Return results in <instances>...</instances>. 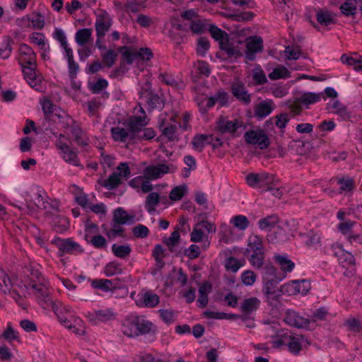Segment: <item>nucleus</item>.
<instances>
[{"mask_svg": "<svg viewBox=\"0 0 362 362\" xmlns=\"http://www.w3.org/2000/svg\"><path fill=\"white\" fill-rule=\"evenodd\" d=\"M25 287L27 289L31 288L33 290V295L42 308H52V311L57 316H59V318H61V308H63L66 312L70 311V308L66 307L62 301L53 299L51 288L46 279H43V281L39 282H36L35 280H32L28 285H25Z\"/></svg>", "mask_w": 362, "mask_h": 362, "instance_id": "1", "label": "nucleus"}, {"mask_svg": "<svg viewBox=\"0 0 362 362\" xmlns=\"http://www.w3.org/2000/svg\"><path fill=\"white\" fill-rule=\"evenodd\" d=\"M139 96L148 112L155 110L160 111L165 106L163 95L153 90L151 83L148 81L141 88Z\"/></svg>", "mask_w": 362, "mask_h": 362, "instance_id": "2", "label": "nucleus"}, {"mask_svg": "<svg viewBox=\"0 0 362 362\" xmlns=\"http://www.w3.org/2000/svg\"><path fill=\"white\" fill-rule=\"evenodd\" d=\"M139 111L142 115H132L125 120L124 126L126 127L132 135V143L136 142V138L141 133L142 129L149 122L146 112L139 104Z\"/></svg>", "mask_w": 362, "mask_h": 362, "instance_id": "3", "label": "nucleus"}, {"mask_svg": "<svg viewBox=\"0 0 362 362\" xmlns=\"http://www.w3.org/2000/svg\"><path fill=\"white\" fill-rule=\"evenodd\" d=\"M131 175L130 168L127 163H120L107 179L101 184L105 188L112 190L116 189L122 183V178L127 179Z\"/></svg>", "mask_w": 362, "mask_h": 362, "instance_id": "4", "label": "nucleus"}, {"mask_svg": "<svg viewBox=\"0 0 362 362\" xmlns=\"http://www.w3.org/2000/svg\"><path fill=\"white\" fill-rule=\"evenodd\" d=\"M273 181V175L268 173H249L245 176L247 185L262 192L272 189L270 185Z\"/></svg>", "mask_w": 362, "mask_h": 362, "instance_id": "5", "label": "nucleus"}, {"mask_svg": "<svg viewBox=\"0 0 362 362\" xmlns=\"http://www.w3.org/2000/svg\"><path fill=\"white\" fill-rule=\"evenodd\" d=\"M244 138L247 144L257 145L260 149H265L269 146V139L262 129L246 132Z\"/></svg>", "mask_w": 362, "mask_h": 362, "instance_id": "6", "label": "nucleus"}, {"mask_svg": "<svg viewBox=\"0 0 362 362\" xmlns=\"http://www.w3.org/2000/svg\"><path fill=\"white\" fill-rule=\"evenodd\" d=\"M21 68L28 83L36 90L42 92L44 90L42 76L37 74L36 66L25 65Z\"/></svg>", "mask_w": 362, "mask_h": 362, "instance_id": "7", "label": "nucleus"}, {"mask_svg": "<svg viewBox=\"0 0 362 362\" xmlns=\"http://www.w3.org/2000/svg\"><path fill=\"white\" fill-rule=\"evenodd\" d=\"M117 315V313L112 308L96 310L93 312H88L86 315L88 320L94 325H97L98 322L114 320Z\"/></svg>", "mask_w": 362, "mask_h": 362, "instance_id": "8", "label": "nucleus"}, {"mask_svg": "<svg viewBox=\"0 0 362 362\" xmlns=\"http://www.w3.org/2000/svg\"><path fill=\"white\" fill-rule=\"evenodd\" d=\"M243 126V122L238 119L228 120L223 117H220L216 121V128L221 134L229 133L233 136H238L236 132Z\"/></svg>", "mask_w": 362, "mask_h": 362, "instance_id": "9", "label": "nucleus"}, {"mask_svg": "<svg viewBox=\"0 0 362 362\" xmlns=\"http://www.w3.org/2000/svg\"><path fill=\"white\" fill-rule=\"evenodd\" d=\"M51 243L58 247L60 256L66 253L72 254L75 251L82 252L81 245L71 238L62 239L59 237H54Z\"/></svg>", "mask_w": 362, "mask_h": 362, "instance_id": "10", "label": "nucleus"}, {"mask_svg": "<svg viewBox=\"0 0 362 362\" xmlns=\"http://www.w3.org/2000/svg\"><path fill=\"white\" fill-rule=\"evenodd\" d=\"M240 41L237 42H232L229 38H225L224 41H221L219 48L227 55L228 59H237L243 56V48L240 47Z\"/></svg>", "mask_w": 362, "mask_h": 362, "instance_id": "11", "label": "nucleus"}, {"mask_svg": "<svg viewBox=\"0 0 362 362\" xmlns=\"http://www.w3.org/2000/svg\"><path fill=\"white\" fill-rule=\"evenodd\" d=\"M18 61L21 66H36V54L29 45L22 43L18 49Z\"/></svg>", "mask_w": 362, "mask_h": 362, "instance_id": "12", "label": "nucleus"}, {"mask_svg": "<svg viewBox=\"0 0 362 362\" xmlns=\"http://www.w3.org/2000/svg\"><path fill=\"white\" fill-rule=\"evenodd\" d=\"M245 57L247 59L253 61L255 59V54L263 49V40L262 37L255 36L249 37L246 39Z\"/></svg>", "mask_w": 362, "mask_h": 362, "instance_id": "13", "label": "nucleus"}, {"mask_svg": "<svg viewBox=\"0 0 362 362\" xmlns=\"http://www.w3.org/2000/svg\"><path fill=\"white\" fill-rule=\"evenodd\" d=\"M112 25V19L110 15L106 11H103L100 13L95 21V30L96 35L99 37H104L106 33H107Z\"/></svg>", "mask_w": 362, "mask_h": 362, "instance_id": "14", "label": "nucleus"}, {"mask_svg": "<svg viewBox=\"0 0 362 362\" xmlns=\"http://www.w3.org/2000/svg\"><path fill=\"white\" fill-rule=\"evenodd\" d=\"M136 319V337L141 335L155 333L156 331V325L148 320L144 315H135Z\"/></svg>", "mask_w": 362, "mask_h": 362, "instance_id": "15", "label": "nucleus"}, {"mask_svg": "<svg viewBox=\"0 0 362 362\" xmlns=\"http://www.w3.org/2000/svg\"><path fill=\"white\" fill-rule=\"evenodd\" d=\"M159 129L162 135L169 141L178 140L177 125L176 124H173L166 119H160Z\"/></svg>", "mask_w": 362, "mask_h": 362, "instance_id": "16", "label": "nucleus"}, {"mask_svg": "<svg viewBox=\"0 0 362 362\" xmlns=\"http://www.w3.org/2000/svg\"><path fill=\"white\" fill-rule=\"evenodd\" d=\"M260 274L262 281H282L286 275L281 274L272 264H266L261 268Z\"/></svg>", "mask_w": 362, "mask_h": 362, "instance_id": "17", "label": "nucleus"}, {"mask_svg": "<svg viewBox=\"0 0 362 362\" xmlns=\"http://www.w3.org/2000/svg\"><path fill=\"white\" fill-rule=\"evenodd\" d=\"M331 248L334 255L338 258L339 262L344 267L354 265L355 258L354 255L350 252L344 251L340 245L333 244Z\"/></svg>", "mask_w": 362, "mask_h": 362, "instance_id": "18", "label": "nucleus"}, {"mask_svg": "<svg viewBox=\"0 0 362 362\" xmlns=\"http://www.w3.org/2000/svg\"><path fill=\"white\" fill-rule=\"evenodd\" d=\"M284 322L287 325L297 328L307 327L310 323L309 320L300 316L298 313L292 310L286 311Z\"/></svg>", "mask_w": 362, "mask_h": 362, "instance_id": "19", "label": "nucleus"}, {"mask_svg": "<svg viewBox=\"0 0 362 362\" xmlns=\"http://www.w3.org/2000/svg\"><path fill=\"white\" fill-rule=\"evenodd\" d=\"M138 297L136 303L139 307L155 308L160 301L159 296L151 291L138 294Z\"/></svg>", "mask_w": 362, "mask_h": 362, "instance_id": "20", "label": "nucleus"}, {"mask_svg": "<svg viewBox=\"0 0 362 362\" xmlns=\"http://www.w3.org/2000/svg\"><path fill=\"white\" fill-rule=\"evenodd\" d=\"M169 172V165L164 163H160L146 168L144 170V175L145 177L149 180H156Z\"/></svg>", "mask_w": 362, "mask_h": 362, "instance_id": "21", "label": "nucleus"}, {"mask_svg": "<svg viewBox=\"0 0 362 362\" xmlns=\"http://www.w3.org/2000/svg\"><path fill=\"white\" fill-rule=\"evenodd\" d=\"M274 107L272 100H262L255 105L254 115L258 119H262L270 115L274 109Z\"/></svg>", "mask_w": 362, "mask_h": 362, "instance_id": "22", "label": "nucleus"}, {"mask_svg": "<svg viewBox=\"0 0 362 362\" xmlns=\"http://www.w3.org/2000/svg\"><path fill=\"white\" fill-rule=\"evenodd\" d=\"M36 196L37 203L35 204V206L39 209H45L49 214V218L59 212V204L57 201L48 202L47 200H44L40 192H37Z\"/></svg>", "mask_w": 362, "mask_h": 362, "instance_id": "23", "label": "nucleus"}, {"mask_svg": "<svg viewBox=\"0 0 362 362\" xmlns=\"http://www.w3.org/2000/svg\"><path fill=\"white\" fill-rule=\"evenodd\" d=\"M112 221L117 224H132L135 221V214H129L124 209L119 207L113 212Z\"/></svg>", "mask_w": 362, "mask_h": 362, "instance_id": "24", "label": "nucleus"}, {"mask_svg": "<svg viewBox=\"0 0 362 362\" xmlns=\"http://www.w3.org/2000/svg\"><path fill=\"white\" fill-rule=\"evenodd\" d=\"M281 281H262V291L268 300H277L280 296L281 289H279L277 284Z\"/></svg>", "mask_w": 362, "mask_h": 362, "instance_id": "25", "label": "nucleus"}, {"mask_svg": "<svg viewBox=\"0 0 362 362\" xmlns=\"http://www.w3.org/2000/svg\"><path fill=\"white\" fill-rule=\"evenodd\" d=\"M233 95L245 105L251 102V95L247 93L245 86L242 83H234L231 86Z\"/></svg>", "mask_w": 362, "mask_h": 362, "instance_id": "26", "label": "nucleus"}, {"mask_svg": "<svg viewBox=\"0 0 362 362\" xmlns=\"http://www.w3.org/2000/svg\"><path fill=\"white\" fill-rule=\"evenodd\" d=\"M112 138L117 142H132V135L128 129L124 127H115L110 129Z\"/></svg>", "mask_w": 362, "mask_h": 362, "instance_id": "27", "label": "nucleus"}, {"mask_svg": "<svg viewBox=\"0 0 362 362\" xmlns=\"http://www.w3.org/2000/svg\"><path fill=\"white\" fill-rule=\"evenodd\" d=\"M327 109L332 113L339 115L344 120H346L350 117L346 106L340 103L338 100H330L327 104Z\"/></svg>", "mask_w": 362, "mask_h": 362, "instance_id": "28", "label": "nucleus"}, {"mask_svg": "<svg viewBox=\"0 0 362 362\" xmlns=\"http://www.w3.org/2000/svg\"><path fill=\"white\" fill-rule=\"evenodd\" d=\"M259 306L260 300L257 297H250L243 300L240 310L243 314L250 315L256 312Z\"/></svg>", "mask_w": 362, "mask_h": 362, "instance_id": "29", "label": "nucleus"}, {"mask_svg": "<svg viewBox=\"0 0 362 362\" xmlns=\"http://www.w3.org/2000/svg\"><path fill=\"white\" fill-rule=\"evenodd\" d=\"M210 143H212V134H197L191 141L193 148L199 152H202Z\"/></svg>", "mask_w": 362, "mask_h": 362, "instance_id": "30", "label": "nucleus"}, {"mask_svg": "<svg viewBox=\"0 0 362 362\" xmlns=\"http://www.w3.org/2000/svg\"><path fill=\"white\" fill-rule=\"evenodd\" d=\"M122 332L128 337H136V319L135 315H129L122 324Z\"/></svg>", "mask_w": 362, "mask_h": 362, "instance_id": "31", "label": "nucleus"}, {"mask_svg": "<svg viewBox=\"0 0 362 362\" xmlns=\"http://www.w3.org/2000/svg\"><path fill=\"white\" fill-rule=\"evenodd\" d=\"M274 259L279 265L281 273L286 276L288 272H291L295 267V264L288 259L286 255L274 254Z\"/></svg>", "mask_w": 362, "mask_h": 362, "instance_id": "32", "label": "nucleus"}, {"mask_svg": "<svg viewBox=\"0 0 362 362\" xmlns=\"http://www.w3.org/2000/svg\"><path fill=\"white\" fill-rule=\"evenodd\" d=\"M49 218L52 220V226L57 233H62L68 229L69 221L65 216L55 214Z\"/></svg>", "mask_w": 362, "mask_h": 362, "instance_id": "33", "label": "nucleus"}, {"mask_svg": "<svg viewBox=\"0 0 362 362\" xmlns=\"http://www.w3.org/2000/svg\"><path fill=\"white\" fill-rule=\"evenodd\" d=\"M321 98L326 100L325 97H324L323 93H315L312 92H305L298 98V100L300 103L308 107L309 105L319 102Z\"/></svg>", "mask_w": 362, "mask_h": 362, "instance_id": "34", "label": "nucleus"}, {"mask_svg": "<svg viewBox=\"0 0 362 362\" xmlns=\"http://www.w3.org/2000/svg\"><path fill=\"white\" fill-rule=\"evenodd\" d=\"M212 286L210 283L204 282L199 288V296L197 305L200 308H204L208 303V294L211 291Z\"/></svg>", "mask_w": 362, "mask_h": 362, "instance_id": "35", "label": "nucleus"}, {"mask_svg": "<svg viewBox=\"0 0 362 362\" xmlns=\"http://www.w3.org/2000/svg\"><path fill=\"white\" fill-rule=\"evenodd\" d=\"M361 5L360 0H346L341 5L340 10L344 16H354L357 12L358 7Z\"/></svg>", "mask_w": 362, "mask_h": 362, "instance_id": "36", "label": "nucleus"}, {"mask_svg": "<svg viewBox=\"0 0 362 362\" xmlns=\"http://www.w3.org/2000/svg\"><path fill=\"white\" fill-rule=\"evenodd\" d=\"M59 153L66 163L74 166H78L80 165L76 151L71 148L70 146L67 147V149L59 152Z\"/></svg>", "mask_w": 362, "mask_h": 362, "instance_id": "37", "label": "nucleus"}, {"mask_svg": "<svg viewBox=\"0 0 362 362\" xmlns=\"http://www.w3.org/2000/svg\"><path fill=\"white\" fill-rule=\"evenodd\" d=\"M267 238L269 243L276 244L286 241L287 236L284 228L279 227L267 234Z\"/></svg>", "mask_w": 362, "mask_h": 362, "instance_id": "38", "label": "nucleus"}, {"mask_svg": "<svg viewBox=\"0 0 362 362\" xmlns=\"http://www.w3.org/2000/svg\"><path fill=\"white\" fill-rule=\"evenodd\" d=\"M124 272L122 264L117 261H112L107 263L104 268V274L106 276H112L117 274H122Z\"/></svg>", "mask_w": 362, "mask_h": 362, "instance_id": "39", "label": "nucleus"}, {"mask_svg": "<svg viewBox=\"0 0 362 362\" xmlns=\"http://www.w3.org/2000/svg\"><path fill=\"white\" fill-rule=\"evenodd\" d=\"M146 0H129L124 6L127 13H138L146 7Z\"/></svg>", "mask_w": 362, "mask_h": 362, "instance_id": "40", "label": "nucleus"}, {"mask_svg": "<svg viewBox=\"0 0 362 362\" xmlns=\"http://www.w3.org/2000/svg\"><path fill=\"white\" fill-rule=\"evenodd\" d=\"M303 243L308 247H316L320 242V236L313 230L307 233L300 234Z\"/></svg>", "mask_w": 362, "mask_h": 362, "instance_id": "41", "label": "nucleus"}, {"mask_svg": "<svg viewBox=\"0 0 362 362\" xmlns=\"http://www.w3.org/2000/svg\"><path fill=\"white\" fill-rule=\"evenodd\" d=\"M14 43L12 38L5 36L0 46V57L4 59H8L12 52V45Z\"/></svg>", "mask_w": 362, "mask_h": 362, "instance_id": "42", "label": "nucleus"}, {"mask_svg": "<svg viewBox=\"0 0 362 362\" xmlns=\"http://www.w3.org/2000/svg\"><path fill=\"white\" fill-rule=\"evenodd\" d=\"M112 252L115 257L126 259L129 256L132 248L129 245H120L115 243L112 245Z\"/></svg>", "mask_w": 362, "mask_h": 362, "instance_id": "43", "label": "nucleus"}, {"mask_svg": "<svg viewBox=\"0 0 362 362\" xmlns=\"http://www.w3.org/2000/svg\"><path fill=\"white\" fill-rule=\"evenodd\" d=\"M92 35V30L90 28H82L78 30L75 36L76 42L78 45L83 46L87 44Z\"/></svg>", "mask_w": 362, "mask_h": 362, "instance_id": "44", "label": "nucleus"}, {"mask_svg": "<svg viewBox=\"0 0 362 362\" xmlns=\"http://www.w3.org/2000/svg\"><path fill=\"white\" fill-rule=\"evenodd\" d=\"M279 222V218L276 215L272 214L265 218H261L258 221V226L261 230L272 228Z\"/></svg>", "mask_w": 362, "mask_h": 362, "instance_id": "45", "label": "nucleus"}, {"mask_svg": "<svg viewBox=\"0 0 362 362\" xmlns=\"http://www.w3.org/2000/svg\"><path fill=\"white\" fill-rule=\"evenodd\" d=\"M337 184L339 185L340 194H346L351 192L355 186L354 179L350 177L339 179Z\"/></svg>", "mask_w": 362, "mask_h": 362, "instance_id": "46", "label": "nucleus"}, {"mask_svg": "<svg viewBox=\"0 0 362 362\" xmlns=\"http://www.w3.org/2000/svg\"><path fill=\"white\" fill-rule=\"evenodd\" d=\"M290 71L285 66L279 65L269 74V78L272 80L287 78L290 77Z\"/></svg>", "mask_w": 362, "mask_h": 362, "instance_id": "47", "label": "nucleus"}, {"mask_svg": "<svg viewBox=\"0 0 362 362\" xmlns=\"http://www.w3.org/2000/svg\"><path fill=\"white\" fill-rule=\"evenodd\" d=\"M160 202L159 194L156 192H151L147 197L145 202V208L148 213L155 211L156 206Z\"/></svg>", "mask_w": 362, "mask_h": 362, "instance_id": "48", "label": "nucleus"}, {"mask_svg": "<svg viewBox=\"0 0 362 362\" xmlns=\"http://www.w3.org/2000/svg\"><path fill=\"white\" fill-rule=\"evenodd\" d=\"M71 132L72 136L74 137V139H75L76 142L77 143V144H78L80 146H86L88 144L87 140H86L83 138V130L78 125H77L76 124H74L73 125H71Z\"/></svg>", "mask_w": 362, "mask_h": 362, "instance_id": "49", "label": "nucleus"}, {"mask_svg": "<svg viewBox=\"0 0 362 362\" xmlns=\"http://www.w3.org/2000/svg\"><path fill=\"white\" fill-rule=\"evenodd\" d=\"M12 287V283L6 272L0 269V292L6 294L10 291Z\"/></svg>", "mask_w": 362, "mask_h": 362, "instance_id": "50", "label": "nucleus"}, {"mask_svg": "<svg viewBox=\"0 0 362 362\" xmlns=\"http://www.w3.org/2000/svg\"><path fill=\"white\" fill-rule=\"evenodd\" d=\"M90 283L93 288L99 289L104 292H108L112 286V281L106 279H93Z\"/></svg>", "mask_w": 362, "mask_h": 362, "instance_id": "51", "label": "nucleus"}, {"mask_svg": "<svg viewBox=\"0 0 362 362\" xmlns=\"http://www.w3.org/2000/svg\"><path fill=\"white\" fill-rule=\"evenodd\" d=\"M316 19L321 25L324 26H327L334 23V18L328 11H319L316 14Z\"/></svg>", "mask_w": 362, "mask_h": 362, "instance_id": "52", "label": "nucleus"}, {"mask_svg": "<svg viewBox=\"0 0 362 362\" xmlns=\"http://www.w3.org/2000/svg\"><path fill=\"white\" fill-rule=\"evenodd\" d=\"M248 247L251 251L264 250L262 239L256 234H252L248 238Z\"/></svg>", "mask_w": 362, "mask_h": 362, "instance_id": "53", "label": "nucleus"}, {"mask_svg": "<svg viewBox=\"0 0 362 362\" xmlns=\"http://www.w3.org/2000/svg\"><path fill=\"white\" fill-rule=\"evenodd\" d=\"M180 239V232L177 230L171 233L169 238H164L163 242L171 252L175 251V247L179 243Z\"/></svg>", "mask_w": 362, "mask_h": 362, "instance_id": "54", "label": "nucleus"}, {"mask_svg": "<svg viewBox=\"0 0 362 362\" xmlns=\"http://www.w3.org/2000/svg\"><path fill=\"white\" fill-rule=\"evenodd\" d=\"M230 223L240 230H245L249 226L250 223L248 218L243 215L233 216L230 220Z\"/></svg>", "mask_w": 362, "mask_h": 362, "instance_id": "55", "label": "nucleus"}, {"mask_svg": "<svg viewBox=\"0 0 362 362\" xmlns=\"http://www.w3.org/2000/svg\"><path fill=\"white\" fill-rule=\"evenodd\" d=\"M209 32L211 33V37L216 41H218V44L221 41H224L225 38H228V35L225 31L222 30L221 28H218L214 25H211L209 27Z\"/></svg>", "mask_w": 362, "mask_h": 362, "instance_id": "56", "label": "nucleus"}, {"mask_svg": "<svg viewBox=\"0 0 362 362\" xmlns=\"http://www.w3.org/2000/svg\"><path fill=\"white\" fill-rule=\"evenodd\" d=\"M103 63L108 68L112 67L117 57V53L114 49H109L105 53L102 54Z\"/></svg>", "mask_w": 362, "mask_h": 362, "instance_id": "57", "label": "nucleus"}, {"mask_svg": "<svg viewBox=\"0 0 362 362\" xmlns=\"http://www.w3.org/2000/svg\"><path fill=\"white\" fill-rule=\"evenodd\" d=\"M253 253L252 254L250 262L252 264V266L261 269L263 267V262L264 259V250L262 251H252Z\"/></svg>", "mask_w": 362, "mask_h": 362, "instance_id": "58", "label": "nucleus"}, {"mask_svg": "<svg viewBox=\"0 0 362 362\" xmlns=\"http://www.w3.org/2000/svg\"><path fill=\"white\" fill-rule=\"evenodd\" d=\"M288 337L289 334L288 332H285L284 330L279 331L276 334V336L275 337H273V347L277 348L284 344H287Z\"/></svg>", "mask_w": 362, "mask_h": 362, "instance_id": "59", "label": "nucleus"}, {"mask_svg": "<svg viewBox=\"0 0 362 362\" xmlns=\"http://www.w3.org/2000/svg\"><path fill=\"white\" fill-rule=\"evenodd\" d=\"M187 187L186 185H178L171 190L169 197L172 201L180 200L187 192Z\"/></svg>", "mask_w": 362, "mask_h": 362, "instance_id": "60", "label": "nucleus"}, {"mask_svg": "<svg viewBox=\"0 0 362 362\" xmlns=\"http://www.w3.org/2000/svg\"><path fill=\"white\" fill-rule=\"evenodd\" d=\"M210 47V43L206 37H199L197 41V53L198 55L204 57Z\"/></svg>", "mask_w": 362, "mask_h": 362, "instance_id": "61", "label": "nucleus"}, {"mask_svg": "<svg viewBox=\"0 0 362 362\" xmlns=\"http://www.w3.org/2000/svg\"><path fill=\"white\" fill-rule=\"evenodd\" d=\"M284 53L286 58L289 60H296L300 57L301 54L300 48L298 46H291L286 47Z\"/></svg>", "mask_w": 362, "mask_h": 362, "instance_id": "62", "label": "nucleus"}, {"mask_svg": "<svg viewBox=\"0 0 362 362\" xmlns=\"http://www.w3.org/2000/svg\"><path fill=\"white\" fill-rule=\"evenodd\" d=\"M287 345L289 351L294 354H298L302 349L299 338L291 337L290 335L287 341Z\"/></svg>", "mask_w": 362, "mask_h": 362, "instance_id": "63", "label": "nucleus"}, {"mask_svg": "<svg viewBox=\"0 0 362 362\" xmlns=\"http://www.w3.org/2000/svg\"><path fill=\"white\" fill-rule=\"evenodd\" d=\"M42 109L47 119H50L51 115L54 113L56 106L49 99L41 101Z\"/></svg>", "mask_w": 362, "mask_h": 362, "instance_id": "64", "label": "nucleus"}]
</instances>
